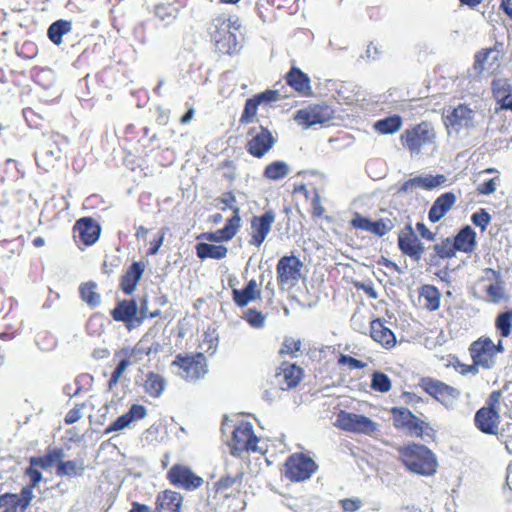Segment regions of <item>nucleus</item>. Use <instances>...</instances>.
<instances>
[{"label": "nucleus", "mask_w": 512, "mask_h": 512, "mask_svg": "<svg viewBox=\"0 0 512 512\" xmlns=\"http://www.w3.org/2000/svg\"><path fill=\"white\" fill-rule=\"evenodd\" d=\"M398 246L403 254L415 261H420L424 253V245L411 226H407L398 236Z\"/></svg>", "instance_id": "obj_15"}, {"label": "nucleus", "mask_w": 512, "mask_h": 512, "mask_svg": "<svg viewBox=\"0 0 512 512\" xmlns=\"http://www.w3.org/2000/svg\"><path fill=\"white\" fill-rule=\"evenodd\" d=\"M316 470L317 465L310 457L298 453L286 460L284 473L290 481L300 482L309 479Z\"/></svg>", "instance_id": "obj_8"}, {"label": "nucleus", "mask_w": 512, "mask_h": 512, "mask_svg": "<svg viewBox=\"0 0 512 512\" xmlns=\"http://www.w3.org/2000/svg\"><path fill=\"white\" fill-rule=\"evenodd\" d=\"M341 507L346 512H355L362 506V501L358 498H346L340 501Z\"/></svg>", "instance_id": "obj_58"}, {"label": "nucleus", "mask_w": 512, "mask_h": 512, "mask_svg": "<svg viewBox=\"0 0 512 512\" xmlns=\"http://www.w3.org/2000/svg\"><path fill=\"white\" fill-rule=\"evenodd\" d=\"M275 221V214L267 211L261 216H254L251 220V239L249 243L259 247L270 233Z\"/></svg>", "instance_id": "obj_16"}, {"label": "nucleus", "mask_w": 512, "mask_h": 512, "mask_svg": "<svg viewBox=\"0 0 512 512\" xmlns=\"http://www.w3.org/2000/svg\"><path fill=\"white\" fill-rule=\"evenodd\" d=\"M249 136L250 139L247 142V150L251 155L258 158L265 155L275 143L271 132L263 127L251 129Z\"/></svg>", "instance_id": "obj_13"}, {"label": "nucleus", "mask_w": 512, "mask_h": 512, "mask_svg": "<svg viewBox=\"0 0 512 512\" xmlns=\"http://www.w3.org/2000/svg\"><path fill=\"white\" fill-rule=\"evenodd\" d=\"M475 116V110L470 108L468 105H458L451 111V113L445 116L444 123L447 128L448 135H459L462 130L473 127Z\"/></svg>", "instance_id": "obj_9"}, {"label": "nucleus", "mask_w": 512, "mask_h": 512, "mask_svg": "<svg viewBox=\"0 0 512 512\" xmlns=\"http://www.w3.org/2000/svg\"><path fill=\"white\" fill-rule=\"evenodd\" d=\"M328 117L329 116L324 113L323 108L314 106L299 110L295 115V120L299 125L308 128L318 123H324Z\"/></svg>", "instance_id": "obj_27"}, {"label": "nucleus", "mask_w": 512, "mask_h": 512, "mask_svg": "<svg viewBox=\"0 0 512 512\" xmlns=\"http://www.w3.org/2000/svg\"><path fill=\"white\" fill-rule=\"evenodd\" d=\"M301 268L302 262L295 256H285L279 260L277 274L282 289H290L299 282Z\"/></svg>", "instance_id": "obj_11"}, {"label": "nucleus", "mask_w": 512, "mask_h": 512, "mask_svg": "<svg viewBox=\"0 0 512 512\" xmlns=\"http://www.w3.org/2000/svg\"><path fill=\"white\" fill-rule=\"evenodd\" d=\"M351 223L355 228H359L366 231H370L372 226L371 220L362 217L359 214H356V216L352 219Z\"/></svg>", "instance_id": "obj_62"}, {"label": "nucleus", "mask_w": 512, "mask_h": 512, "mask_svg": "<svg viewBox=\"0 0 512 512\" xmlns=\"http://www.w3.org/2000/svg\"><path fill=\"white\" fill-rule=\"evenodd\" d=\"M138 311L134 300H124L120 302L112 311V316L116 321L131 322Z\"/></svg>", "instance_id": "obj_33"}, {"label": "nucleus", "mask_w": 512, "mask_h": 512, "mask_svg": "<svg viewBox=\"0 0 512 512\" xmlns=\"http://www.w3.org/2000/svg\"><path fill=\"white\" fill-rule=\"evenodd\" d=\"M485 275L488 283L484 286L486 293L484 299L493 304L508 302L509 295L504 283L500 280L499 274L492 269H486Z\"/></svg>", "instance_id": "obj_14"}, {"label": "nucleus", "mask_w": 512, "mask_h": 512, "mask_svg": "<svg viewBox=\"0 0 512 512\" xmlns=\"http://www.w3.org/2000/svg\"><path fill=\"white\" fill-rule=\"evenodd\" d=\"M84 408V404L76 405L74 408H72L65 417L66 424H73L77 422L82 416V410Z\"/></svg>", "instance_id": "obj_60"}, {"label": "nucleus", "mask_w": 512, "mask_h": 512, "mask_svg": "<svg viewBox=\"0 0 512 512\" xmlns=\"http://www.w3.org/2000/svg\"><path fill=\"white\" fill-rule=\"evenodd\" d=\"M245 319L254 328H261L265 325L266 316L261 312L249 309L245 313Z\"/></svg>", "instance_id": "obj_50"}, {"label": "nucleus", "mask_w": 512, "mask_h": 512, "mask_svg": "<svg viewBox=\"0 0 512 512\" xmlns=\"http://www.w3.org/2000/svg\"><path fill=\"white\" fill-rule=\"evenodd\" d=\"M290 173L289 165L284 161H275L266 166L264 177L278 181L286 177Z\"/></svg>", "instance_id": "obj_39"}, {"label": "nucleus", "mask_w": 512, "mask_h": 512, "mask_svg": "<svg viewBox=\"0 0 512 512\" xmlns=\"http://www.w3.org/2000/svg\"><path fill=\"white\" fill-rule=\"evenodd\" d=\"M260 297V285L254 279L250 280L242 290L233 289V300L240 307L246 306Z\"/></svg>", "instance_id": "obj_28"}, {"label": "nucleus", "mask_w": 512, "mask_h": 512, "mask_svg": "<svg viewBox=\"0 0 512 512\" xmlns=\"http://www.w3.org/2000/svg\"><path fill=\"white\" fill-rule=\"evenodd\" d=\"M371 387L375 391L386 393L391 389V381L386 374L375 372L372 375Z\"/></svg>", "instance_id": "obj_46"}, {"label": "nucleus", "mask_w": 512, "mask_h": 512, "mask_svg": "<svg viewBox=\"0 0 512 512\" xmlns=\"http://www.w3.org/2000/svg\"><path fill=\"white\" fill-rule=\"evenodd\" d=\"M486 173H496L497 175L495 177L479 184L477 186V191L483 195H490L497 190L498 182H499V172L496 169L489 168V169L482 171L480 174L483 175Z\"/></svg>", "instance_id": "obj_44"}, {"label": "nucleus", "mask_w": 512, "mask_h": 512, "mask_svg": "<svg viewBox=\"0 0 512 512\" xmlns=\"http://www.w3.org/2000/svg\"><path fill=\"white\" fill-rule=\"evenodd\" d=\"M196 253L200 259L220 260L227 256L228 248L222 244L201 242L196 245Z\"/></svg>", "instance_id": "obj_31"}, {"label": "nucleus", "mask_w": 512, "mask_h": 512, "mask_svg": "<svg viewBox=\"0 0 512 512\" xmlns=\"http://www.w3.org/2000/svg\"><path fill=\"white\" fill-rule=\"evenodd\" d=\"M370 336L375 342L379 343L386 349H390L396 344V337L394 333L386 327L383 321L379 318L370 322Z\"/></svg>", "instance_id": "obj_24"}, {"label": "nucleus", "mask_w": 512, "mask_h": 512, "mask_svg": "<svg viewBox=\"0 0 512 512\" xmlns=\"http://www.w3.org/2000/svg\"><path fill=\"white\" fill-rule=\"evenodd\" d=\"M65 453L61 448H51L43 456L31 457L29 463L32 467H39L40 469H48L59 465L60 461L64 459Z\"/></svg>", "instance_id": "obj_29"}, {"label": "nucleus", "mask_w": 512, "mask_h": 512, "mask_svg": "<svg viewBox=\"0 0 512 512\" xmlns=\"http://www.w3.org/2000/svg\"><path fill=\"white\" fill-rule=\"evenodd\" d=\"M394 424L397 428L407 430L411 434L420 436L423 433V422L411 411L404 407H395L391 410Z\"/></svg>", "instance_id": "obj_17"}, {"label": "nucleus", "mask_w": 512, "mask_h": 512, "mask_svg": "<svg viewBox=\"0 0 512 512\" xmlns=\"http://www.w3.org/2000/svg\"><path fill=\"white\" fill-rule=\"evenodd\" d=\"M39 467H32L31 465L29 468L26 469L25 474L30 479V486L35 488L38 486V484L42 481L43 477L41 472L38 470Z\"/></svg>", "instance_id": "obj_59"}, {"label": "nucleus", "mask_w": 512, "mask_h": 512, "mask_svg": "<svg viewBox=\"0 0 512 512\" xmlns=\"http://www.w3.org/2000/svg\"><path fill=\"white\" fill-rule=\"evenodd\" d=\"M301 349V341L299 339H294L292 337H287L284 339L282 346L280 348L281 354L290 355L292 357H296L297 353Z\"/></svg>", "instance_id": "obj_49"}, {"label": "nucleus", "mask_w": 512, "mask_h": 512, "mask_svg": "<svg viewBox=\"0 0 512 512\" xmlns=\"http://www.w3.org/2000/svg\"><path fill=\"white\" fill-rule=\"evenodd\" d=\"M392 229V224L390 221H372V226L370 232L377 234L379 236L385 235Z\"/></svg>", "instance_id": "obj_57"}, {"label": "nucleus", "mask_w": 512, "mask_h": 512, "mask_svg": "<svg viewBox=\"0 0 512 512\" xmlns=\"http://www.w3.org/2000/svg\"><path fill=\"white\" fill-rule=\"evenodd\" d=\"M476 234L470 226H466L460 230L455 236L454 246L456 250L471 253L476 246Z\"/></svg>", "instance_id": "obj_32"}, {"label": "nucleus", "mask_w": 512, "mask_h": 512, "mask_svg": "<svg viewBox=\"0 0 512 512\" xmlns=\"http://www.w3.org/2000/svg\"><path fill=\"white\" fill-rule=\"evenodd\" d=\"M259 103H270L278 101L282 98V95L277 90H266L265 92L255 96Z\"/></svg>", "instance_id": "obj_54"}, {"label": "nucleus", "mask_w": 512, "mask_h": 512, "mask_svg": "<svg viewBox=\"0 0 512 512\" xmlns=\"http://www.w3.org/2000/svg\"><path fill=\"white\" fill-rule=\"evenodd\" d=\"M129 366V362L126 359L120 361L116 369L113 371L111 378L109 380V388L112 389L121 379L123 373Z\"/></svg>", "instance_id": "obj_52"}, {"label": "nucleus", "mask_w": 512, "mask_h": 512, "mask_svg": "<svg viewBox=\"0 0 512 512\" xmlns=\"http://www.w3.org/2000/svg\"><path fill=\"white\" fill-rule=\"evenodd\" d=\"M457 197L452 192L439 196L429 210V220L433 223L440 221L456 203Z\"/></svg>", "instance_id": "obj_25"}, {"label": "nucleus", "mask_w": 512, "mask_h": 512, "mask_svg": "<svg viewBox=\"0 0 512 512\" xmlns=\"http://www.w3.org/2000/svg\"><path fill=\"white\" fill-rule=\"evenodd\" d=\"M497 55L498 52L492 49L478 54L475 61V67L481 71L491 69L494 62L497 60Z\"/></svg>", "instance_id": "obj_45"}, {"label": "nucleus", "mask_w": 512, "mask_h": 512, "mask_svg": "<svg viewBox=\"0 0 512 512\" xmlns=\"http://www.w3.org/2000/svg\"><path fill=\"white\" fill-rule=\"evenodd\" d=\"M338 363L340 365H347L351 369H363L366 366V363L348 355H341L339 357Z\"/></svg>", "instance_id": "obj_55"}, {"label": "nucleus", "mask_w": 512, "mask_h": 512, "mask_svg": "<svg viewBox=\"0 0 512 512\" xmlns=\"http://www.w3.org/2000/svg\"><path fill=\"white\" fill-rule=\"evenodd\" d=\"M402 126V119L399 116H391L379 120L374 124V128L380 134H393Z\"/></svg>", "instance_id": "obj_42"}, {"label": "nucleus", "mask_w": 512, "mask_h": 512, "mask_svg": "<svg viewBox=\"0 0 512 512\" xmlns=\"http://www.w3.org/2000/svg\"><path fill=\"white\" fill-rule=\"evenodd\" d=\"M61 157V149L51 139L47 140L37 151L36 161L38 166L45 170L53 168Z\"/></svg>", "instance_id": "obj_22"}, {"label": "nucleus", "mask_w": 512, "mask_h": 512, "mask_svg": "<svg viewBox=\"0 0 512 512\" xmlns=\"http://www.w3.org/2000/svg\"><path fill=\"white\" fill-rule=\"evenodd\" d=\"M75 232L78 233V237L85 245H91L95 243L100 236L99 225L89 218H82L78 220L74 228Z\"/></svg>", "instance_id": "obj_26"}, {"label": "nucleus", "mask_w": 512, "mask_h": 512, "mask_svg": "<svg viewBox=\"0 0 512 512\" xmlns=\"http://www.w3.org/2000/svg\"><path fill=\"white\" fill-rule=\"evenodd\" d=\"M241 477V474H236L235 476H226V477H222L216 484H215V487H216V490L217 492H219L221 489H225V488H228V487H231L234 483L237 482V480H239Z\"/></svg>", "instance_id": "obj_61"}, {"label": "nucleus", "mask_w": 512, "mask_h": 512, "mask_svg": "<svg viewBox=\"0 0 512 512\" xmlns=\"http://www.w3.org/2000/svg\"><path fill=\"white\" fill-rule=\"evenodd\" d=\"M433 249L440 258H451L455 255L456 250L454 243L449 238L436 243L433 246Z\"/></svg>", "instance_id": "obj_47"}, {"label": "nucleus", "mask_w": 512, "mask_h": 512, "mask_svg": "<svg viewBox=\"0 0 512 512\" xmlns=\"http://www.w3.org/2000/svg\"><path fill=\"white\" fill-rule=\"evenodd\" d=\"M72 23L67 20H57L52 23L47 31L48 38L57 46L61 45L63 36L71 32Z\"/></svg>", "instance_id": "obj_34"}, {"label": "nucleus", "mask_w": 512, "mask_h": 512, "mask_svg": "<svg viewBox=\"0 0 512 512\" xmlns=\"http://www.w3.org/2000/svg\"><path fill=\"white\" fill-rule=\"evenodd\" d=\"M241 27V21L236 16L222 14L213 19L210 35L221 53L232 54L238 51L240 47L238 34H241Z\"/></svg>", "instance_id": "obj_2"}, {"label": "nucleus", "mask_w": 512, "mask_h": 512, "mask_svg": "<svg viewBox=\"0 0 512 512\" xmlns=\"http://www.w3.org/2000/svg\"><path fill=\"white\" fill-rule=\"evenodd\" d=\"M183 496L176 491L165 490L156 498L157 512H182Z\"/></svg>", "instance_id": "obj_23"}, {"label": "nucleus", "mask_w": 512, "mask_h": 512, "mask_svg": "<svg viewBox=\"0 0 512 512\" xmlns=\"http://www.w3.org/2000/svg\"><path fill=\"white\" fill-rule=\"evenodd\" d=\"M500 415L494 408H481L475 415V424L485 434L495 435L498 433Z\"/></svg>", "instance_id": "obj_19"}, {"label": "nucleus", "mask_w": 512, "mask_h": 512, "mask_svg": "<svg viewBox=\"0 0 512 512\" xmlns=\"http://www.w3.org/2000/svg\"><path fill=\"white\" fill-rule=\"evenodd\" d=\"M167 478L173 486L188 491L196 490L204 483L202 477L183 464L173 465L167 472Z\"/></svg>", "instance_id": "obj_12"}, {"label": "nucleus", "mask_w": 512, "mask_h": 512, "mask_svg": "<svg viewBox=\"0 0 512 512\" xmlns=\"http://www.w3.org/2000/svg\"><path fill=\"white\" fill-rule=\"evenodd\" d=\"M500 400H501V392L500 391H493L488 399L487 406L485 408H494L500 411Z\"/></svg>", "instance_id": "obj_63"}, {"label": "nucleus", "mask_w": 512, "mask_h": 512, "mask_svg": "<svg viewBox=\"0 0 512 512\" xmlns=\"http://www.w3.org/2000/svg\"><path fill=\"white\" fill-rule=\"evenodd\" d=\"M172 365L178 367L177 375L187 382L194 383L208 373L207 361L202 353L178 355Z\"/></svg>", "instance_id": "obj_4"}, {"label": "nucleus", "mask_w": 512, "mask_h": 512, "mask_svg": "<svg viewBox=\"0 0 512 512\" xmlns=\"http://www.w3.org/2000/svg\"><path fill=\"white\" fill-rule=\"evenodd\" d=\"M404 148L411 158H422L432 156L437 150L436 132L428 122H422L409 129H406L400 136Z\"/></svg>", "instance_id": "obj_1"}, {"label": "nucleus", "mask_w": 512, "mask_h": 512, "mask_svg": "<svg viewBox=\"0 0 512 512\" xmlns=\"http://www.w3.org/2000/svg\"><path fill=\"white\" fill-rule=\"evenodd\" d=\"M416 188H421L425 190L434 189L446 181V177L444 175H419L413 178Z\"/></svg>", "instance_id": "obj_41"}, {"label": "nucleus", "mask_w": 512, "mask_h": 512, "mask_svg": "<svg viewBox=\"0 0 512 512\" xmlns=\"http://www.w3.org/2000/svg\"><path fill=\"white\" fill-rule=\"evenodd\" d=\"M504 351L502 340L495 344L488 337H481L470 346V354L476 366L491 369L496 363V356Z\"/></svg>", "instance_id": "obj_5"}, {"label": "nucleus", "mask_w": 512, "mask_h": 512, "mask_svg": "<svg viewBox=\"0 0 512 512\" xmlns=\"http://www.w3.org/2000/svg\"><path fill=\"white\" fill-rule=\"evenodd\" d=\"M165 386V379L161 375L152 372L147 375L144 382L145 392L153 398L160 397L165 390Z\"/></svg>", "instance_id": "obj_35"}, {"label": "nucleus", "mask_w": 512, "mask_h": 512, "mask_svg": "<svg viewBox=\"0 0 512 512\" xmlns=\"http://www.w3.org/2000/svg\"><path fill=\"white\" fill-rule=\"evenodd\" d=\"M495 327L499 331L500 336L505 338L511 334L512 328V309L500 313L495 321Z\"/></svg>", "instance_id": "obj_43"}, {"label": "nucleus", "mask_w": 512, "mask_h": 512, "mask_svg": "<svg viewBox=\"0 0 512 512\" xmlns=\"http://www.w3.org/2000/svg\"><path fill=\"white\" fill-rule=\"evenodd\" d=\"M126 414L132 423L134 421L143 419L146 416V409L142 405L133 404Z\"/></svg>", "instance_id": "obj_56"}, {"label": "nucleus", "mask_w": 512, "mask_h": 512, "mask_svg": "<svg viewBox=\"0 0 512 512\" xmlns=\"http://www.w3.org/2000/svg\"><path fill=\"white\" fill-rule=\"evenodd\" d=\"M260 105L256 97L248 99L245 103L243 113L240 118L241 123H250L257 113V108Z\"/></svg>", "instance_id": "obj_48"}, {"label": "nucleus", "mask_w": 512, "mask_h": 512, "mask_svg": "<svg viewBox=\"0 0 512 512\" xmlns=\"http://www.w3.org/2000/svg\"><path fill=\"white\" fill-rule=\"evenodd\" d=\"M85 470L83 461H60L56 473L58 476L77 477L82 476Z\"/></svg>", "instance_id": "obj_37"}, {"label": "nucleus", "mask_w": 512, "mask_h": 512, "mask_svg": "<svg viewBox=\"0 0 512 512\" xmlns=\"http://www.w3.org/2000/svg\"><path fill=\"white\" fill-rule=\"evenodd\" d=\"M420 387L448 409H454L460 397V391L439 380L423 378Z\"/></svg>", "instance_id": "obj_7"}, {"label": "nucleus", "mask_w": 512, "mask_h": 512, "mask_svg": "<svg viewBox=\"0 0 512 512\" xmlns=\"http://www.w3.org/2000/svg\"><path fill=\"white\" fill-rule=\"evenodd\" d=\"M130 423H131V421L128 418V415L125 413L122 416L118 417L117 420H115L111 425H109L105 429L104 434L121 431V430L127 428L130 425Z\"/></svg>", "instance_id": "obj_51"}, {"label": "nucleus", "mask_w": 512, "mask_h": 512, "mask_svg": "<svg viewBox=\"0 0 512 512\" xmlns=\"http://www.w3.org/2000/svg\"><path fill=\"white\" fill-rule=\"evenodd\" d=\"M287 82L290 86H292L296 91L301 93H306L311 89L310 79L306 74L300 71L297 68H293L287 74Z\"/></svg>", "instance_id": "obj_36"}, {"label": "nucleus", "mask_w": 512, "mask_h": 512, "mask_svg": "<svg viewBox=\"0 0 512 512\" xmlns=\"http://www.w3.org/2000/svg\"><path fill=\"white\" fill-rule=\"evenodd\" d=\"M30 489H23L21 494L5 493L0 495V512H17L18 507L26 509L31 501Z\"/></svg>", "instance_id": "obj_21"}, {"label": "nucleus", "mask_w": 512, "mask_h": 512, "mask_svg": "<svg viewBox=\"0 0 512 512\" xmlns=\"http://www.w3.org/2000/svg\"><path fill=\"white\" fill-rule=\"evenodd\" d=\"M240 209H234V215L228 219L222 229L212 233H205L202 237L210 243L219 244L221 241H228L234 237L240 227Z\"/></svg>", "instance_id": "obj_18"}, {"label": "nucleus", "mask_w": 512, "mask_h": 512, "mask_svg": "<svg viewBox=\"0 0 512 512\" xmlns=\"http://www.w3.org/2000/svg\"><path fill=\"white\" fill-rule=\"evenodd\" d=\"M398 452L404 466L412 473L431 476L437 471V459L433 452L421 444L399 447Z\"/></svg>", "instance_id": "obj_3"}, {"label": "nucleus", "mask_w": 512, "mask_h": 512, "mask_svg": "<svg viewBox=\"0 0 512 512\" xmlns=\"http://www.w3.org/2000/svg\"><path fill=\"white\" fill-rule=\"evenodd\" d=\"M420 297L424 301V307L430 311H435L440 305V292L432 285L422 287Z\"/></svg>", "instance_id": "obj_38"}, {"label": "nucleus", "mask_w": 512, "mask_h": 512, "mask_svg": "<svg viewBox=\"0 0 512 512\" xmlns=\"http://www.w3.org/2000/svg\"><path fill=\"white\" fill-rule=\"evenodd\" d=\"M144 269L145 267L142 264L135 262L123 275L121 287L127 295H130L135 291L137 284L143 275Z\"/></svg>", "instance_id": "obj_30"}, {"label": "nucleus", "mask_w": 512, "mask_h": 512, "mask_svg": "<svg viewBox=\"0 0 512 512\" xmlns=\"http://www.w3.org/2000/svg\"><path fill=\"white\" fill-rule=\"evenodd\" d=\"M471 219L474 225L480 227L481 231H484L489 224L491 217L484 209H481L478 212H475Z\"/></svg>", "instance_id": "obj_53"}, {"label": "nucleus", "mask_w": 512, "mask_h": 512, "mask_svg": "<svg viewBox=\"0 0 512 512\" xmlns=\"http://www.w3.org/2000/svg\"><path fill=\"white\" fill-rule=\"evenodd\" d=\"M495 95L497 100L500 102L502 109L512 111V94H503V96H501L500 91H497Z\"/></svg>", "instance_id": "obj_64"}, {"label": "nucleus", "mask_w": 512, "mask_h": 512, "mask_svg": "<svg viewBox=\"0 0 512 512\" xmlns=\"http://www.w3.org/2000/svg\"><path fill=\"white\" fill-rule=\"evenodd\" d=\"M96 290L97 284L95 282H87L80 286L82 300L92 308L98 306L101 302V295Z\"/></svg>", "instance_id": "obj_40"}, {"label": "nucleus", "mask_w": 512, "mask_h": 512, "mask_svg": "<svg viewBox=\"0 0 512 512\" xmlns=\"http://www.w3.org/2000/svg\"><path fill=\"white\" fill-rule=\"evenodd\" d=\"M258 442L259 438L254 434L252 424L241 420L235 426L229 446L233 455H240L242 452H261Z\"/></svg>", "instance_id": "obj_6"}, {"label": "nucleus", "mask_w": 512, "mask_h": 512, "mask_svg": "<svg viewBox=\"0 0 512 512\" xmlns=\"http://www.w3.org/2000/svg\"><path fill=\"white\" fill-rule=\"evenodd\" d=\"M337 423L343 430L372 435L378 431L379 425L370 418L355 413L341 412Z\"/></svg>", "instance_id": "obj_10"}, {"label": "nucleus", "mask_w": 512, "mask_h": 512, "mask_svg": "<svg viewBox=\"0 0 512 512\" xmlns=\"http://www.w3.org/2000/svg\"><path fill=\"white\" fill-rule=\"evenodd\" d=\"M301 378L302 369L289 363H283L275 375L276 382L283 391L296 387Z\"/></svg>", "instance_id": "obj_20"}]
</instances>
